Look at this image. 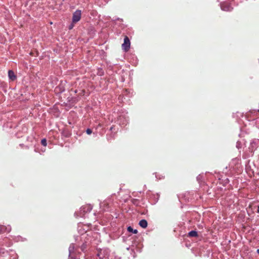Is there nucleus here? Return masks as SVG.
Wrapping results in <instances>:
<instances>
[{
	"instance_id": "11",
	"label": "nucleus",
	"mask_w": 259,
	"mask_h": 259,
	"mask_svg": "<svg viewBox=\"0 0 259 259\" xmlns=\"http://www.w3.org/2000/svg\"><path fill=\"white\" fill-rule=\"evenodd\" d=\"M73 27V24H71L69 26V29H71Z\"/></svg>"
},
{
	"instance_id": "7",
	"label": "nucleus",
	"mask_w": 259,
	"mask_h": 259,
	"mask_svg": "<svg viewBox=\"0 0 259 259\" xmlns=\"http://www.w3.org/2000/svg\"><path fill=\"white\" fill-rule=\"evenodd\" d=\"M188 236L189 237H197L198 236V233L195 231H191L188 233Z\"/></svg>"
},
{
	"instance_id": "10",
	"label": "nucleus",
	"mask_w": 259,
	"mask_h": 259,
	"mask_svg": "<svg viewBox=\"0 0 259 259\" xmlns=\"http://www.w3.org/2000/svg\"><path fill=\"white\" fill-rule=\"evenodd\" d=\"M86 132L88 135H90L92 133V131L90 128H88Z\"/></svg>"
},
{
	"instance_id": "12",
	"label": "nucleus",
	"mask_w": 259,
	"mask_h": 259,
	"mask_svg": "<svg viewBox=\"0 0 259 259\" xmlns=\"http://www.w3.org/2000/svg\"><path fill=\"white\" fill-rule=\"evenodd\" d=\"M257 212L259 213V206H258Z\"/></svg>"
},
{
	"instance_id": "3",
	"label": "nucleus",
	"mask_w": 259,
	"mask_h": 259,
	"mask_svg": "<svg viewBox=\"0 0 259 259\" xmlns=\"http://www.w3.org/2000/svg\"><path fill=\"white\" fill-rule=\"evenodd\" d=\"M221 7L222 10L225 11H230L232 10V8L230 7V6L227 4H221Z\"/></svg>"
},
{
	"instance_id": "2",
	"label": "nucleus",
	"mask_w": 259,
	"mask_h": 259,
	"mask_svg": "<svg viewBox=\"0 0 259 259\" xmlns=\"http://www.w3.org/2000/svg\"><path fill=\"white\" fill-rule=\"evenodd\" d=\"M81 18V11L76 10L73 14L72 22L76 23L79 21Z\"/></svg>"
},
{
	"instance_id": "8",
	"label": "nucleus",
	"mask_w": 259,
	"mask_h": 259,
	"mask_svg": "<svg viewBox=\"0 0 259 259\" xmlns=\"http://www.w3.org/2000/svg\"><path fill=\"white\" fill-rule=\"evenodd\" d=\"M127 231L130 232H132L134 234H137L138 233V230L135 229V230H134L132 227L131 226H129L127 228Z\"/></svg>"
},
{
	"instance_id": "6",
	"label": "nucleus",
	"mask_w": 259,
	"mask_h": 259,
	"mask_svg": "<svg viewBox=\"0 0 259 259\" xmlns=\"http://www.w3.org/2000/svg\"><path fill=\"white\" fill-rule=\"evenodd\" d=\"M11 229L10 227L8 228L4 226H0V233H3L6 231L9 232Z\"/></svg>"
},
{
	"instance_id": "9",
	"label": "nucleus",
	"mask_w": 259,
	"mask_h": 259,
	"mask_svg": "<svg viewBox=\"0 0 259 259\" xmlns=\"http://www.w3.org/2000/svg\"><path fill=\"white\" fill-rule=\"evenodd\" d=\"M41 143L43 146H46L47 145V140L45 139H43L41 141Z\"/></svg>"
},
{
	"instance_id": "4",
	"label": "nucleus",
	"mask_w": 259,
	"mask_h": 259,
	"mask_svg": "<svg viewBox=\"0 0 259 259\" xmlns=\"http://www.w3.org/2000/svg\"><path fill=\"white\" fill-rule=\"evenodd\" d=\"M139 225L143 228H146L147 227V222L145 220H142L139 223Z\"/></svg>"
},
{
	"instance_id": "1",
	"label": "nucleus",
	"mask_w": 259,
	"mask_h": 259,
	"mask_svg": "<svg viewBox=\"0 0 259 259\" xmlns=\"http://www.w3.org/2000/svg\"><path fill=\"white\" fill-rule=\"evenodd\" d=\"M130 46L131 42L128 37L127 36H125L124 38V42L122 45V49L125 52H127L130 48Z\"/></svg>"
},
{
	"instance_id": "5",
	"label": "nucleus",
	"mask_w": 259,
	"mask_h": 259,
	"mask_svg": "<svg viewBox=\"0 0 259 259\" xmlns=\"http://www.w3.org/2000/svg\"><path fill=\"white\" fill-rule=\"evenodd\" d=\"M8 75L10 79L12 80H14L16 79V76L13 71L9 70L8 72Z\"/></svg>"
},
{
	"instance_id": "13",
	"label": "nucleus",
	"mask_w": 259,
	"mask_h": 259,
	"mask_svg": "<svg viewBox=\"0 0 259 259\" xmlns=\"http://www.w3.org/2000/svg\"><path fill=\"white\" fill-rule=\"evenodd\" d=\"M257 252L259 253V249L257 250Z\"/></svg>"
}]
</instances>
